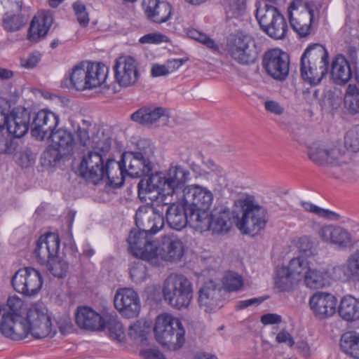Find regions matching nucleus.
<instances>
[{
    "mask_svg": "<svg viewBox=\"0 0 359 359\" xmlns=\"http://www.w3.org/2000/svg\"><path fill=\"white\" fill-rule=\"evenodd\" d=\"M135 223L138 229H132L128 238L129 250L135 257L150 264L156 242L149 235L156 234L164 226L163 205L140 206L136 211Z\"/></svg>",
    "mask_w": 359,
    "mask_h": 359,
    "instance_id": "1",
    "label": "nucleus"
},
{
    "mask_svg": "<svg viewBox=\"0 0 359 359\" xmlns=\"http://www.w3.org/2000/svg\"><path fill=\"white\" fill-rule=\"evenodd\" d=\"M329 55L318 43L311 45L301 57L300 72L302 79L311 85L318 84L328 72Z\"/></svg>",
    "mask_w": 359,
    "mask_h": 359,
    "instance_id": "2",
    "label": "nucleus"
},
{
    "mask_svg": "<svg viewBox=\"0 0 359 359\" xmlns=\"http://www.w3.org/2000/svg\"><path fill=\"white\" fill-rule=\"evenodd\" d=\"M154 155V147L146 139L140 140L135 151H126L122 154L121 162L125 171L130 177H141L152 170L151 158Z\"/></svg>",
    "mask_w": 359,
    "mask_h": 359,
    "instance_id": "3",
    "label": "nucleus"
},
{
    "mask_svg": "<svg viewBox=\"0 0 359 359\" xmlns=\"http://www.w3.org/2000/svg\"><path fill=\"white\" fill-rule=\"evenodd\" d=\"M213 201V194L208 188L191 184L184 188L176 202L185 205L189 213L190 222L196 223L208 212Z\"/></svg>",
    "mask_w": 359,
    "mask_h": 359,
    "instance_id": "4",
    "label": "nucleus"
},
{
    "mask_svg": "<svg viewBox=\"0 0 359 359\" xmlns=\"http://www.w3.org/2000/svg\"><path fill=\"white\" fill-rule=\"evenodd\" d=\"M154 332L156 341L163 346L180 348L185 342V330L182 322L171 314L164 313L158 315Z\"/></svg>",
    "mask_w": 359,
    "mask_h": 359,
    "instance_id": "5",
    "label": "nucleus"
},
{
    "mask_svg": "<svg viewBox=\"0 0 359 359\" xmlns=\"http://www.w3.org/2000/svg\"><path fill=\"white\" fill-rule=\"evenodd\" d=\"M163 296L165 302L177 309L187 308L193 297L192 284L183 275H170L164 281Z\"/></svg>",
    "mask_w": 359,
    "mask_h": 359,
    "instance_id": "6",
    "label": "nucleus"
},
{
    "mask_svg": "<svg viewBox=\"0 0 359 359\" xmlns=\"http://www.w3.org/2000/svg\"><path fill=\"white\" fill-rule=\"evenodd\" d=\"M226 50L236 62L247 65L254 63L259 53L254 39L243 33L230 35L227 39Z\"/></svg>",
    "mask_w": 359,
    "mask_h": 359,
    "instance_id": "7",
    "label": "nucleus"
},
{
    "mask_svg": "<svg viewBox=\"0 0 359 359\" xmlns=\"http://www.w3.org/2000/svg\"><path fill=\"white\" fill-rule=\"evenodd\" d=\"M256 18L262 29L270 37L283 39L287 32V24L278 9L268 4L259 5L256 10Z\"/></svg>",
    "mask_w": 359,
    "mask_h": 359,
    "instance_id": "8",
    "label": "nucleus"
},
{
    "mask_svg": "<svg viewBox=\"0 0 359 359\" xmlns=\"http://www.w3.org/2000/svg\"><path fill=\"white\" fill-rule=\"evenodd\" d=\"M307 154L309 159L320 167L341 165L349 161L348 154L344 149L321 142L312 143L308 147Z\"/></svg>",
    "mask_w": 359,
    "mask_h": 359,
    "instance_id": "9",
    "label": "nucleus"
},
{
    "mask_svg": "<svg viewBox=\"0 0 359 359\" xmlns=\"http://www.w3.org/2000/svg\"><path fill=\"white\" fill-rule=\"evenodd\" d=\"M243 208V217L238 220L236 226L244 233L256 234L264 228L267 222L266 210L251 198H245Z\"/></svg>",
    "mask_w": 359,
    "mask_h": 359,
    "instance_id": "10",
    "label": "nucleus"
},
{
    "mask_svg": "<svg viewBox=\"0 0 359 359\" xmlns=\"http://www.w3.org/2000/svg\"><path fill=\"white\" fill-rule=\"evenodd\" d=\"M25 320L27 334L30 333L36 339L52 337L56 332L48 309L43 305L31 307L27 311Z\"/></svg>",
    "mask_w": 359,
    "mask_h": 359,
    "instance_id": "11",
    "label": "nucleus"
},
{
    "mask_svg": "<svg viewBox=\"0 0 359 359\" xmlns=\"http://www.w3.org/2000/svg\"><path fill=\"white\" fill-rule=\"evenodd\" d=\"M288 14L292 28L300 37L311 33L313 18L311 4L303 0H294L288 8Z\"/></svg>",
    "mask_w": 359,
    "mask_h": 359,
    "instance_id": "12",
    "label": "nucleus"
},
{
    "mask_svg": "<svg viewBox=\"0 0 359 359\" xmlns=\"http://www.w3.org/2000/svg\"><path fill=\"white\" fill-rule=\"evenodd\" d=\"M156 250H154L150 264L159 266L161 262H177L184 254V245L175 235H167L161 238V243H156Z\"/></svg>",
    "mask_w": 359,
    "mask_h": 359,
    "instance_id": "13",
    "label": "nucleus"
},
{
    "mask_svg": "<svg viewBox=\"0 0 359 359\" xmlns=\"http://www.w3.org/2000/svg\"><path fill=\"white\" fill-rule=\"evenodd\" d=\"M11 285L17 292L27 297L37 294L43 285L41 273L32 267L18 269L11 278Z\"/></svg>",
    "mask_w": 359,
    "mask_h": 359,
    "instance_id": "14",
    "label": "nucleus"
},
{
    "mask_svg": "<svg viewBox=\"0 0 359 359\" xmlns=\"http://www.w3.org/2000/svg\"><path fill=\"white\" fill-rule=\"evenodd\" d=\"M114 304L118 313L126 318L137 317L141 309L139 295L130 287L118 288L114 297Z\"/></svg>",
    "mask_w": 359,
    "mask_h": 359,
    "instance_id": "15",
    "label": "nucleus"
},
{
    "mask_svg": "<svg viewBox=\"0 0 359 359\" xmlns=\"http://www.w3.org/2000/svg\"><path fill=\"white\" fill-rule=\"evenodd\" d=\"M262 65L267 74L276 80L283 81L289 74V55L280 49L266 52Z\"/></svg>",
    "mask_w": 359,
    "mask_h": 359,
    "instance_id": "16",
    "label": "nucleus"
},
{
    "mask_svg": "<svg viewBox=\"0 0 359 359\" xmlns=\"http://www.w3.org/2000/svg\"><path fill=\"white\" fill-rule=\"evenodd\" d=\"M60 121L55 113L43 109L34 114L31 123V133L39 140H48Z\"/></svg>",
    "mask_w": 359,
    "mask_h": 359,
    "instance_id": "17",
    "label": "nucleus"
},
{
    "mask_svg": "<svg viewBox=\"0 0 359 359\" xmlns=\"http://www.w3.org/2000/svg\"><path fill=\"white\" fill-rule=\"evenodd\" d=\"M138 196L144 201L147 198L153 201L158 200L161 194V201H164L168 197L165 190V177L162 173L156 172L147 178L142 179L137 185Z\"/></svg>",
    "mask_w": 359,
    "mask_h": 359,
    "instance_id": "18",
    "label": "nucleus"
},
{
    "mask_svg": "<svg viewBox=\"0 0 359 359\" xmlns=\"http://www.w3.org/2000/svg\"><path fill=\"white\" fill-rule=\"evenodd\" d=\"M114 70L116 81L119 86L123 87L134 85L140 76L137 62L130 56H122L117 58Z\"/></svg>",
    "mask_w": 359,
    "mask_h": 359,
    "instance_id": "19",
    "label": "nucleus"
},
{
    "mask_svg": "<svg viewBox=\"0 0 359 359\" xmlns=\"http://www.w3.org/2000/svg\"><path fill=\"white\" fill-rule=\"evenodd\" d=\"M318 235L323 242L340 250H346L352 245L351 233L338 225H323L318 230Z\"/></svg>",
    "mask_w": 359,
    "mask_h": 359,
    "instance_id": "20",
    "label": "nucleus"
},
{
    "mask_svg": "<svg viewBox=\"0 0 359 359\" xmlns=\"http://www.w3.org/2000/svg\"><path fill=\"white\" fill-rule=\"evenodd\" d=\"M60 240L58 234L48 233L39 237L34 250V257L41 265L50 262V259L58 254Z\"/></svg>",
    "mask_w": 359,
    "mask_h": 359,
    "instance_id": "21",
    "label": "nucleus"
},
{
    "mask_svg": "<svg viewBox=\"0 0 359 359\" xmlns=\"http://www.w3.org/2000/svg\"><path fill=\"white\" fill-rule=\"evenodd\" d=\"M189 171L180 165L170 167L164 175L167 196L175 202L179 199L180 194L184 192V184L189 180Z\"/></svg>",
    "mask_w": 359,
    "mask_h": 359,
    "instance_id": "22",
    "label": "nucleus"
},
{
    "mask_svg": "<svg viewBox=\"0 0 359 359\" xmlns=\"http://www.w3.org/2000/svg\"><path fill=\"white\" fill-rule=\"evenodd\" d=\"M104 168L102 156L98 152L90 151L83 156L79 171L82 177L93 184H97L103 179Z\"/></svg>",
    "mask_w": 359,
    "mask_h": 359,
    "instance_id": "23",
    "label": "nucleus"
},
{
    "mask_svg": "<svg viewBox=\"0 0 359 359\" xmlns=\"http://www.w3.org/2000/svg\"><path fill=\"white\" fill-rule=\"evenodd\" d=\"M26 320L19 314H4L0 323V331L6 337L21 340L27 336Z\"/></svg>",
    "mask_w": 359,
    "mask_h": 359,
    "instance_id": "24",
    "label": "nucleus"
},
{
    "mask_svg": "<svg viewBox=\"0 0 359 359\" xmlns=\"http://www.w3.org/2000/svg\"><path fill=\"white\" fill-rule=\"evenodd\" d=\"M309 306L316 317L324 319L334 314L337 299L332 294L317 292L310 297Z\"/></svg>",
    "mask_w": 359,
    "mask_h": 359,
    "instance_id": "25",
    "label": "nucleus"
},
{
    "mask_svg": "<svg viewBox=\"0 0 359 359\" xmlns=\"http://www.w3.org/2000/svg\"><path fill=\"white\" fill-rule=\"evenodd\" d=\"M196 223L198 227L210 229L217 233H227L231 226L229 213L226 211L217 212L211 215L207 212Z\"/></svg>",
    "mask_w": 359,
    "mask_h": 359,
    "instance_id": "26",
    "label": "nucleus"
},
{
    "mask_svg": "<svg viewBox=\"0 0 359 359\" xmlns=\"http://www.w3.org/2000/svg\"><path fill=\"white\" fill-rule=\"evenodd\" d=\"M220 288L212 280H209L199 290L198 302L201 309L210 313L220 307Z\"/></svg>",
    "mask_w": 359,
    "mask_h": 359,
    "instance_id": "27",
    "label": "nucleus"
},
{
    "mask_svg": "<svg viewBox=\"0 0 359 359\" xmlns=\"http://www.w3.org/2000/svg\"><path fill=\"white\" fill-rule=\"evenodd\" d=\"M144 13L149 20L161 24L168 21L172 17V8L170 4L159 0H143Z\"/></svg>",
    "mask_w": 359,
    "mask_h": 359,
    "instance_id": "28",
    "label": "nucleus"
},
{
    "mask_svg": "<svg viewBox=\"0 0 359 359\" xmlns=\"http://www.w3.org/2000/svg\"><path fill=\"white\" fill-rule=\"evenodd\" d=\"M76 323L81 329L90 331H100L103 330L104 316L89 306H79L76 314Z\"/></svg>",
    "mask_w": 359,
    "mask_h": 359,
    "instance_id": "29",
    "label": "nucleus"
},
{
    "mask_svg": "<svg viewBox=\"0 0 359 359\" xmlns=\"http://www.w3.org/2000/svg\"><path fill=\"white\" fill-rule=\"evenodd\" d=\"M30 114L26 109L17 108L10 114V119L6 126L8 132L20 138L28 131L30 123Z\"/></svg>",
    "mask_w": 359,
    "mask_h": 359,
    "instance_id": "30",
    "label": "nucleus"
},
{
    "mask_svg": "<svg viewBox=\"0 0 359 359\" xmlns=\"http://www.w3.org/2000/svg\"><path fill=\"white\" fill-rule=\"evenodd\" d=\"M53 22L50 11H42L32 19L28 32L29 40L38 41L46 35Z\"/></svg>",
    "mask_w": 359,
    "mask_h": 359,
    "instance_id": "31",
    "label": "nucleus"
},
{
    "mask_svg": "<svg viewBox=\"0 0 359 359\" xmlns=\"http://www.w3.org/2000/svg\"><path fill=\"white\" fill-rule=\"evenodd\" d=\"M165 204L170 203L166 210V220L169 226L175 230H181L187 226L188 220H190L189 213L185 205L180 206L179 202H175L171 198Z\"/></svg>",
    "mask_w": 359,
    "mask_h": 359,
    "instance_id": "32",
    "label": "nucleus"
},
{
    "mask_svg": "<svg viewBox=\"0 0 359 359\" xmlns=\"http://www.w3.org/2000/svg\"><path fill=\"white\" fill-rule=\"evenodd\" d=\"M331 79L339 86L347 83L352 77V71L347 60L342 55H337L332 60L330 70Z\"/></svg>",
    "mask_w": 359,
    "mask_h": 359,
    "instance_id": "33",
    "label": "nucleus"
},
{
    "mask_svg": "<svg viewBox=\"0 0 359 359\" xmlns=\"http://www.w3.org/2000/svg\"><path fill=\"white\" fill-rule=\"evenodd\" d=\"M103 179L106 177L109 186L116 188L123 184L126 174L121 161L107 159L103 169Z\"/></svg>",
    "mask_w": 359,
    "mask_h": 359,
    "instance_id": "34",
    "label": "nucleus"
},
{
    "mask_svg": "<svg viewBox=\"0 0 359 359\" xmlns=\"http://www.w3.org/2000/svg\"><path fill=\"white\" fill-rule=\"evenodd\" d=\"M50 139L53 144L60 149L62 154L67 156L73 154L75 141L73 134L65 128H59L55 130L53 135L48 137Z\"/></svg>",
    "mask_w": 359,
    "mask_h": 359,
    "instance_id": "35",
    "label": "nucleus"
},
{
    "mask_svg": "<svg viewBox=\"0 0 359 359\" xmlns=\"http://www.w3.org/2000/svg\"><path fill=\"white\" fill-rule=\"evenodd\" d=\"M86 71L88 89L100 86L104 83L107 77L108 68L101 63H91L87 62Z\"/></svg>",
    "mask_w": 359,
    "mask_h": 359,
    "instance_id": "36",
    "label": "nucleus"
},
{
    "mask_svg": "<svg viewBox=\"0 0 359 359\" xmlns=\"http://www.w3.org/2000/svg\"><path fill=\"white\" fill-rule=\"evenodd\" d=\"M162 107H144L131 114V119L142 125H151L164 115Z\"/></svg>",
    "mask_w": 359,
    "mask_h": 359,
    "instance_id": "37",
    "label": "nucleus"
},
{
    "mask_svg": "<svg viewBox=\"0 0 359 359\" xmlns=\"http://www.w3.org/2000/svg\"><path fill=\"white\" fill-rule=\"evenodd\" d=\"M338 312L346 321L359 319V301L351 295L344 296L341 300Z\"/></svg>",
    "mask_w": 359,
    "mask_h": 359,
    "instance_id": "38",
    "label": "nucleus"
},
{
    "mask_svg": "<svg viewBox=\"0 0 359 359\" xmlns=\"http://www.w3.org/2000/svg\"><path fill=\"white\" fill-rule=\"evenodd\" d=\"M86 67L87 62H81L75 65L69 74L71 86L77 90L88 89Z\"/></svg>",
    "mask_w": 359,
    "mask_h": 359,
    "instance_id": "39",
    "label": "nucleus"
},
{
    "mask_svg": "<svg viewBox=\"0 0 359 359\" xmlns=\"http://www.w3.org/2000/svg\"><path fill=\"white\" fill-rule=\"evenodd\" d=\"M274 284L280 291H289L294 288L298 282L290 270L286 266H282L276 268Z\"/></svg>",
    "mask_w": 359,
    "mask_h": 359,
    "instance_id": "40",
    "label": "nucleus"
},
{
    "mask_svg": "<svg viewBox=\"0 0 359 359\" xmlns=\"http://www.w3.org/2000/svg\"><path fill=\"white\" fill-rule=\"evenodd\" d=\"M340 348L346 355L359 358V333L353 331L344 333L341 337Z\"/></svg>",
    "mask_w": 359,
    "mask_h": 359,
    "instance_id": "41",
    "label": "nucleus"
},
{
    "mask_svg": "<svg viewBox=\"0 0 359 359\" xmlns=\"http://www.w3.org/2000/svg\"><path fill=\"white\" fill-rule=\"evenodd\" d=\"M334 270L343 272L348 279L359 281V248L347 258L344 264L336 266Z\"/></svg>",
    "mask_w": 359,
    "mask_h": 359,
    "instance_id": "42",
    "label": "nucleus"
},
{
    "mask_svg": "<svg viewBox=\"0 0 359 359\" xmlns=\"http://www.w3.org/2000/svg\"><path fill=\"white\" fill-rule=\"evenodd\" d=\"M103 330L107 327L111 339L122 341L125 338L123 326L116 315L107 314L104 316Z\"/></svg>",
    "mask_w": 359,
    "mask_h": 359,
    "instance_id": "43",
    "label": "nucleus"
},
{
    "mask_svg": "<svg viewBox=\"0 0 359 359\" xmlns=\"http://www.w3.org/2000/svg\"><path fill=\"white\" fill-rule=\"evenodd\" d=\"M28 21V18L23 14H13L6 13L2 18L1 25L8 32H14L20 30Z\"/></svg>",
    "mask_w": 359,
    "mask_h": 359,
    "instance_id": "44",
    "label": "nucleus"
},
{
    "mask_svg": "<svg viewBox=\"0 0 359 359\" xmlns=\"http://www.w3.org/2000/svg\"><path fill=\"white\" fill-rule=\"evenodd\" d=\"M327 273L325 270L309 268L303 280L310 289H320L325 286Z\"/></svg>",
    "mask_w": 359,
    "mask_h": 359,
    "instance_id": "45",
    "label": "nucleus"
},
{
    "mask_svg": "<svg viewBox=\"0 0 359 359\" xmlns=\"http://www.w3.org/2000/svg\"><path fill=\"white\" fill-rule=\"evenodd\" d=\"M344 104L350 114H359V88L355 84H349L344 95Z\"/></svg>",
    "mask_w": 359,
    "mask_h": 359,
    "instance_id": "46",
    "label": "nucleus"
},
{
    "mask_svg": "<svg viewBox=\"0 0 359 359\" xmlns=\"http://www.w3.org/2000/svg\"><path fill=\"white\" fill-rule=\"evenodd\" d=\"M286 267L290 270L291 273L293 275V277H294L299 283L300 280L304 279L311 266L306 259L302 256H298L292 258L290 261L288 266Z\"/></svg>",
    "mask_w": 359,
    "mask_h": 359,
    "instance_id": "47",
    "label": "nucleus"
},
{
    "mask_svg": "<svg viewBox=\"0 0 359 359\" xmlns=\"http://www.w3.org/2000/svg\"><path fill=\"white\" fill-rule=\"evenodd\" d=\"M66 156L67 155L62 154L60 149L53 144L48 146L43 152L41 160L44 165L54 166L62 157Z\"/></svg>",
    "mask_w": 359,
    "mask_h": 359,
    "instance_id": "48",
    "label": "nucleus"
},
{
    "mask_svg": "<svg viewBox=\"0 0 359 359\" xmlns=\"http://www.w3.org/2000/svg\"><path fill=\"white\" fill-rule=\"evenodd\" d=\"M48 270L54 276L57 278H62L66 276L69 264L62 259H60L57 255L50 259V262L45 263Z\"/></svg>",
    "mask_w": 359,
    "mask_h": 359,
    "instance_id": "49",
    "label": "nucleus"
},
{
    "mask_svg": "<svg viewBox=\"0 0 359 359\" xmlns=\"http://www.w3.org/2000/svg\"><path fill=\"white\" fill-rule=\"evenodd\" d=\"M224 287L228 291H237L243 285L242 277L237 273L228 271L222 279Z\"/></svg>",
    "mask_w": 359,
    "mask_h": 359,
    "instance_id": "50",
    "label": "nucleus"
},
{
    "mask_svg": "<svg viewBox=\"0 0 359 359\" xmlns=\"http://www.w3.org/2000/svg\"><path fill=\"white\" fill-rule=\"evenodd\" d=\"M301 205L305 210L314 213L319 217L332 220H337L340 218V216L337 213L329 210L321 208L310 202L302 201L301 202Z\"/></svg>",
    "mask_w": 359,
    "mask_h": 359,
    "instance_id": "51",
    "label": "nucleus"
},
{
    "mask_svg": "<svg viewBox=\"0 0 359 359\" xmlns=\"http://www.w3.org/2000/svg\"><path fill=\"white\" fill-rule=\"evenodd\" d=\"M344 145L353 152L359 151V125L348 130L344 136Z\"/></svg>",
    "mask_w": 359,
    "mask_h": 359,
    "instance_id": "52",
    "label": "nucleus"
},
{
    "mask_svg": "<svg viewBox=\"0 0 359 359\" xmlns=\"http://www.w3.org/2000/svg\"><path fill=\"white\" fill-rule=\"evenodd\" d=\"M298 248L302 257H313L317 254V248L310 237L302 236L299 239Z\"/></svg>",
    "mask_w": 359,
    "mask_h": 359,
    "instance_id": "53",
    "label": "nucleus"
},
{
    "mask_svg": "<svg viewBox=\"0 0 359 359\" xmlns=\"http://www.w3.org/2000/svg\"><path fill=\"white\" fill-rule=\"evenodd\" d=\"M130 276L131 279L136 283H141L146 279L147 267L142 261L138 260L134 262L130 270Z\"/></svg>",
    "mask_w": 359,
    "mask_h": 359,
    "instance_id": "54",
    "label": "nucleus"
},
{
    "mask_svg": "<svg viewBox=\"0 0 359 359\" xmlns=\"http://www.w3.org/2000/svg\"><path fill=\"white\" fill-rule=\"evenodd\" d=\"M247 8L246 0H229L227 12L233 17L243 15Z\"/></svg>",
    "mask_w": 359,
    "mask_h": 359,
    "instance_id": "55",
    "label": "nucleus"
},
{
    "mask_svg": "<svg viewBox=\"0 0 359 359\" xmlns=\"http://www.w3.org/2000/svg\"><path fill=\"white\" fill-rule=\"evenodd\" d=\"M11 113V106L8 102L0 97V130L7 126Z\"/></svg>",
    "mask_w": 359,
    "mask_h": 359,
    "instance_id": "56",
    "label": "nucleus"
},
{
    "mask_svg": "<svg viewBox=\"0 0 359 359\" xmlns=\"http://www.w3.org/2000/svg\"><path fill=\"white\" fill-rule=\"evenodd\" d=\"M73 8L79 24L83 27H86L89 22V17L86 12V6L80 2H76L73 4Z\"/></svg>",
    "mask_w": 359,
    "mask_h": 359,
    "instance_id": "57",
    "label": "nucleus"
},
{
    "mask_svg": "<svg viewBox=\"0 0 359 359\" xmlns=\"http://www.w3.org/2000/svg\"><path fill=\"white\" fill-rule=\"evenodd\" d=\"M41 60V54L39 52H33L27 58L20 60L21 65L27 69H32L36 66Z\"/></svg>",
    "mask_w": 359,
    "mask_h": 359,
    "instance_id": "58",
    "label": "nucleus"
},
{
    "mask_svg": "<svg viewBox=\"0 0 359 359\" xmlns=\"http://www.w3.org/2000/svg\"><path fill=\"white\" fill-rule=\"evenodd\" d=\"M265 109L273 114L280 116L284 113V107L278 102L274 100H266L264 103Z\"/></svg>",
    "mask_w": 359,
    "mask_h": 359,
    "instance_id": "59",
    "label": "nucleus"
},
{
    "mask_svg": "<svg viewBox=\"0 0 359 359\" xmlns=\"http://www.w3.org/2000/svg\"><path fill=\"white\" fill-rule=\"evenodd\" d=\"M88 126V128L79 126L76 130L78 140L83 147L90 145L91 142L89 137V130L91 127V125L89 124Z\"/></svg>",
    "mask_w": 359,
    "mask_h": 359,
    "instance_id": "60",
    "label": "nucleus"
},
{
    "mask_svg": "<svg viewBox=\"0 0 359 359\" xmlns=\"http://www.w3.org/2000/svg\"><path fill=\"white\" fill-rule=\"evenodd\" d=\"M165 37L159 33H149L142 36L139 41L141 43H159L164 41Z\"/></svg>",
    "mask_w": 359,
    "mask_h": 359,
    "instance_id": "61",
    "label": "nucleus"
},
{
    "mask_svg": "<svg viewBox=\"0 0 359 359\" xmlns=\"http://www.w3.org/2000/svg\"><path fill=\"white\" fill-rule=\"evenodd\" d=\"M23 303L22 301L17 297H11L7 300V305L11 310V313L7 314H18Z\"/></svg>",
    "mask_w": 359,
    "mask_h": 359,
    "instance_id": "62",
    "label": "nucleus"
},
{
    "mask_svg": "<svg viewBox=\"0 0 359 359\" xmlns=\"http://www.w3.org/2000/svg\"><path fill=\"white\" fill-rule=\"evenodd\" d=\"M260 321L264 325L279 324L282 321V318L276 313H266L261 317Z\"/></svg>",
    "mask_w": 359,
    "mask_h": 359,
    "instance_id": "63",
    "label": "nucleus"
},
{
    "mask_svg": "<svg viewBox=\"0 0 359 359\" xmlns=\"http://www.w3.org/2000/svg\"><path fill=\"white\" fill-rule=\"evenodd\" d=\"M276 341L278 343H285L290 347H292L294 345V340L291 334L285 331H280L276 337Z\"/></svg>",
    "mask_w": 359,
    "mask_h": 359,
    "instance_id": "64",
    "label": "nucleus"
}]
</instances>
